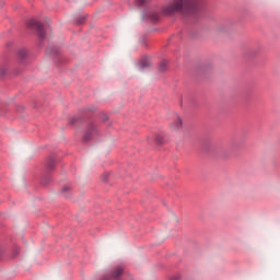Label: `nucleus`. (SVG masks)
<instances>
[{
	"label": "nucleus",
	"mask_w": 280,
	"mask_h": 280,
	"mask_svg": "<svg viewBox=\"0 0 280 280\" xmlns=\"http://www.w3.org/2000/svg\"><path fill=\"white\" fill-rule=\"evenodd\" d=\"M203 0H174L171 4L163 8L165 15L172 13L190 14L202 8Z\"/></svg>",
	"instance_id": "nucleus-1"
},
{
	"label": "nucleus",
	"mask_w": 280,
	"mask_h": 280,
	"mask_svg": "<svg viewBox=\"0 0 280 280\" xmlns=\"http://www.w3.org/2000/svg\"><path fill=\"white\" fill-rule=\"evenodd\" d=\"M27 26L31 27V28H35V30L38 32V34H39V36H40L42 38L45 37V34H44V24H43L40 21L30 20V21L27 22Z\"/></svg>",
	"instance_id": "nucleus-2"
},
{
	"label": "nucleus",
	"mask_w": 280,
	"mask_h": 280,
	"mask_svg": "<svg viewBox=\"0 0 280 280\" xmlns=\"http://www.w3.org/2000/svg\"><path fill=\"white\" fill-rule=\"evenodd\" d=\"M183 127V120L180 119V116H175V120L171 122V129L176 131Z\"/></svg>",
	"instance_id": "nucleus-3"
},
{
	"label": "nucleus",
	"mask_w": 280,
	"mask_h": 280,
	"mask_svg": "<svg viewBox=\"0 0 280 280\" xmlns=\"http://www.w3.org/2000/svg\"><path fill=\"white\" fill-rule=\"evenodd\" d=\"M95 132H97L96 126L95 125H91L84 136V140L89 141L91 140V136H93Z\"/></svg>",
	"instance_id": "nucleus-4"
},
{
	"label": "nucleus",
	"mask_w": 280,
	"mask_h": 280,
	"mask_svg": "<svg viewBox=\"0 0 280 280\" xmlns=\"http://www.w3.org/2000/svg\"><path fill=\"white\" fill-rule=\"evenodd\" d=\"M124 273V269L121 267H117L112 272V280H118Z\"/></svg>",
	"instance_id": "nucleus-5"
},
{
	"label": "nucleus",
	"mask_w": 280,
	"mask_h": 280,
	"mask_svg": "<svg viewBox=\"0 0 280 280\" xmlns=\"http://www.w3.org/2000/svg\"><path fill=\"white\" fill-rule=\"evenodd\" d=\"M161 72L167 71V61H162L159 67Z\"/></svg>",
	"instance_id": "nucleus-6"
},
{
	"label": "nucleus",
	"mask_w": 280,
	"mask_h": 280,
	"mask_svg": "<svg viewBox=\"0 0 280 280\" xmlns=\"http://www.w3.org/2000/svg\"><path fill=\"white\" fill-rule=\"evenodd\" d=\"M26 56H27V51L25 49H20L19 50V57L20 58L24 59V58H26Z\"/></svg>",
	"instance_id": "nucleus-7"
},
{
	"label": "nucleus",
	"mask_w": 280,
	"mask_h": 280,
	"mask_svg": "<svg viewBox=\"0 0 280 280\" xmlns=\"http://www.w3.org/2000/svg\"><path fill=\"white\" fill-rule=\"evenodd\" d=\"M47 166H48L49 170H54L55 168V160H54V158H50V160L48 161Z\"/></svg>",
	"instance_id": "nucleus-8"
},
{
	"label": "nucleus",
	"mask_w": 280,
	"mask_h": 280,
	"mask_svg": "<svg viewBox=\"0 0 280 280\" xmlns=\"http://www.w3.org/2000/svg\"><path fill=\"white\" fill-rule=\"evenodd\" d=\"M150 2V0H137L136 3L138 7L145 5V3Z\"/></svg>",
	"instance_id": "nucleus-9"
},
{
	"label": "nucleus",
	"mask_w": 280,
	"mask_h": 280,
	"mask_svg": "<svg viewBox=\"0 0 280 280\" xmlns=\"http://www.w3.org/2000/svg\"><path fill=\"white\" fill-rule=\"evenodd\" d=\"M148 67H150V61L145 60L141 62V69H145Z\"/></svg>",
	"instance_id": "nucleus-10"
},
{
	"label": "nucleus",
	"mask_w": 280,
	"mask_h": 280,
	"mask_svg": "<svg viewBox=\"0 0 280 280\" xmlns=\"http://www.w3.org/2000/svg\"><path fill=\"white\" fill-rule=\"evenodd\" d=\"M68 190H70V187H69V186H65V187L62 188V191H63V192H66V191H68Z\"/></svg>",
	"instance_id": "nucleus-11"
},
{
	"label": "nucleus",
	"mask_w": 280,
	"mask_h": 280,
	"mask_svg": "<svg viewBox=\"0 0 280 280\" xmlns=\"http://www.w3.org/2000/svg\"><path fill=\"white\" fill-rule=\"evenodd\" d=\"M159 20V15L153 16V21H158Z\"/></svg>",
	"instance_id": "nucleus-12"
},
{
	"label": "nucleus",
	"mask_w": 280,
	"mask_h": 280,
	"mask_svg": "<svg viewBox=\"0 0 280 280\" xmlns=\"http://www.w3.org/2000/svg\"><path fill=\"white\" fill-rule=\"evenodd\" d=\"M158 143H162L161 140H158Z\"/></svg>",
	"instance_id": "nucleus-13"
}]
</instances>
